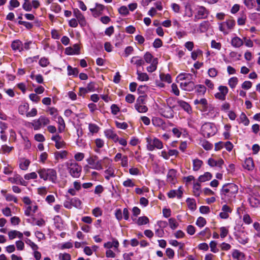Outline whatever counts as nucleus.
Masks as SVG:
<instances>
[{"label": "nucleus", "instance_id": "nucleus-52", "mask_svg": "<svg viewBox=\"0 0 260 260\" xmlns=\"http://www.w3.org/2000/svg\"><path fill=\"white\" fill-rule=\"evenodd\" d=\"M238 79L236 77L231 78L228 81V84L231 88H234L237 85Z\"/></svg>", "mask_w": 260, "mask_h": 260}, {"label": "nucleus", "instance_id": "nucleus-56", "mask_svg": "<svg viewBox=\"0 0 260 260\" xmlns=\"http://www.w3.org/2000/svg\"><path fill=\"white\" fill-rule=\"evenodd\" d=\"M135 108L139 113H145L148 111V108L144 105H135Z\"/></svg>", "mask_w": 260, "mask_h": 260}, {"label": "nucleus", "instance_id": "nucleus-8", "mask_svg": "<svg viewBox=\"0 0 260 260\" xmlns=\"http://www.w3.org/2000/svg\"><path fill=\"white\" fill-rule=\"evenodd\" d=\"M235 25V21L233 19H229L225 22H223L219 24V30L224 34L229 33L228 30L232 29Z\"/></svg>", "mask_w": 260, "mask_h": 260}, {"label": "nucleus", "instance_id": "nucleus-6", "mask_svg": "<svg viewBox=\"0 0 260 260\" xmlns=\"http://www.w3.org/2000/svg\"><path fill=\"white\" fill-rule=\"evenodd\" d=\"M203 135L204 137H210L214 135L216 129L215 125L211 123H206L204 124L201 127Z\"/></svg>", "mask_w": 260, "mask_h": 260}, {"label": "nucleus", "instance_id": "nucleus-30", "mask_svg": "<svg viewBox=\"0 0 260 260\" xmlns=\"http://www.w3.org/2000/svg\"><path fill=\"white\" fill-rule=\"evenodd\" d=\"M11 47L14 51L21 52L23 50V44L18 40H15L12 42Z\"/></svg>", "mask_w": 260, "mask_h": 260}, {"label": "nucleus", "instance_id": "nucleus-21", "mask_svg": "<svg viewBox=\"0 0 260 260\" xmlns=\"http://www.w3.org/2000/svg\"><path fill=\"white\" fill-rule=\"evenodd\" d=\"M183 191L182 190V187L180 186L178 189L176 190H171L168 192L167 194L169 198H174L177 197L180 199L182 197Z\"/></svg>", "mask_w": 260, "mask_h": 260}, {"label": "nucleus", "instance_id": "nucleus-25", "mask_svg": "<svg viewBox=\"0 0 260 260\" xmlns=\"http://www.w3.org/2000/svg\"><path fill=\"white\" fill-rule=\"evenodd\" d=\"M232 209L226 205L222 207L221 212L219 214L220 217L222 219H227L229 217V214L231 213Z\"/></svg>", "mask_w": 260, "mask_h": 260}, {"label": "nucleus", "instance_id": "nucleus-50", "mask_svg": "<svg viewBox=\"0 0 260 260\" xmlns=\"http://www.w3.org/2000/svg\"><path fill=\"white\" fill-rule=\"evenodd\" d=\"M119 13L123 16H127L129 13V10L126 6H122L118 9Z\"/></svg>", "mask_w": 260, "mask_h": 260}, {"label": "nucleus", "instance_id": "nucleus-62", "mask_svg": "<svg viewBox=\"0 0 260 260\" xmlns=\"http://www.w3.org/2000/svg\"><path fill=\"white\" fill-rule=\"evenodd\" d=\"M199 235L209 238L211 237L210 230L208 228H206L204 230L199 233Z\"/></svg>", "mask_w": 260, "mask_h": 260}, {"label": "nucleus", "instance_id": "nucleus-27", "mask_svg": "<svg viewBox=\"0 0 260 260\" xmlns=\"http://www.w3.org/2000/svg\"><path fill=\"white\" fill-rule=\"evenodd\" d=\"M231 43L233 47L239 48L243 45L244 41L239 37L236 36L232 39Z\"/></svg>", "mask_w": 260, "mask_h": 260}, {"label": "nucleus", "instance_id": "nucleus-11", "mask_svg": "<svg viewBox=\"0 0 260 260\" xmlns=\"http://www.w3.org/2000/svg\"><path fill=\"white\" fill-rule=\"evenodd\" d=\"M114 160L118 162L120 160V165L123 168H127L128 166V159L127 155H123L121 153H117L114 158Z\"/></svg>", "mask_w": 260, "mask_h": 260}, {"label": "nucleus", "instance_id": "nucleus-59", "mask_svg": "<svg viewBox=\"0 0 260 260\" xmlns=\"http://www.w3.org/2000/svg\"><path fill=\"white\" fill-rule=\"evenodd\" d=\"M186 202L190 209L194 210L196 209V204L194 200L188 198L186 200Z\"/></svg>", "mask_w": 260, "mask_h": 260}, {"label": "nucleus", "instance_id": "nucleus-51", "mask_svg": "<svg viewBox=\"0 0 260 260\" xmlns=\"http://www.w3.org/2000/svg\"><path fill=\"white\" fill-rule=\"evenodd\" d=\"M57 122L59 124L58 129L60 133H61L64 129L65 123L63 118L61 116H59L58 117Z\"/></svg>", "mask_w": 260, "mask_h": 260}, {"label": "nucleus", "instance_id": "nucleus-23", "mask_svg": "<svg viewBox=\"0 0 260 260\" xmlns=\"http://www.w3.org/2000/svg\"><path fill=\"white\" fill-rule=\"evenodd\" d=\"M119 244L117 240L116 239H113L112 241H109L105 243L104 245V247L107 249H110L113 248L115 251L118 249Z\"/></svg>", "mask_w": 260, "mask_h": 260}, {"label": "nucleus", "instance_id": "nucleus-12", "mask_svg": "<svg viewBox=\"0 0 260 260\" xmlns=\"http://www.w3.org/2000/svg\"><path fill=\"white\" fill-rule=\"evenodd\" d=\"M73 15L75 17L81 27H84L86 25L87 22L85 18L78 9H76L74 10Z\"/></svg>", "mask_w": 260, "mask_h": 260}, {"label": "nucleus", "instance_id": "nucleus-15", "mask_svg": "<svg viewBox=\"0 0 260 260\" xmlns=\"http://www.w3.org/2000/svg\"><path fill=\"white\" fill-rule=\"evenodd\" d=\"M174 110L173 109L166 105L160 109L161 115L167 118H172L174 117Z\"/></svg>", "mask_w": 260, "mask_h": 260}, {"label": "nucleus", "instance_id": "nucleus-20", "mask_svg": "<svg viewBox=\"0 0 260 260\" xmlns=\"http://www.w3.org/2000/svg\"><path fill=\"white\" fill-rule=\"evenodd\" d=\"M8 180L12 183H16L23 186L26 185L25 181H24L23 178L18 174L14 175L13 177H10L8 179Z\"/></svg>", "mask_w": 260, "mask_h": 260}, {"label": "nucleus", "instance_id": "nucleus-10", "mask_svg": "<svg viewBox=\"0 0 260 260\" xmlns=\"http://www.w3.org/2000/svg\"><path fill=\"white\" fill-rule=\"evenodd\" d=\"M218 89L219 92L214 94L215 98L219 100L224 101L229 92L228 88L225 86L220 85Z\"/></svg>", "mask_w": 260, "mask_h": 260}, {"label": "nucleus", "instance_id": "nucleus-22", "mask_svg": "<svg viewBox=\"0 0 260 260\" xmlns=\"http://www.w3.org/2000/svg\"><path fill=\"white\" fill-rule=\"evenodd\" d=\"M38 206L36 204H32L25 206L24 214L27 216H31L33 213L36 212L38 210Z\"/></svg>", "mask_w": 260, "mask_h": 260}, {"label": "nucleus", "instance_id": "nucleus-39", "mask_svg": "<svg viewBox=\"0 0 260 260\" xmlns=\"http://www.w3.org/2000/svg\"><path fill=\"white\" fill-rule=\"evenodd\" d=\"M212 177V174L209 172H206L203 175L199 176L198 180L200 182H204L210 180Z\"/></svg>", "mask_w": 260, "mask_h": 260}, {"label": "nucleus", "instance_id": "nucleus-3", "mask_svg": "<svg viewBox=\"0 0 260 260\" xmlns=\"http://www.w3.org/2000/svg\"><path fill=\"white\" fill-rule=\"evenodd\" d=\"M146 148L149 151H152L155 149H161L164 147L163 143L158 138L148 136L146 138Z\"/></svg>", "mask_w": 260, "mask_h": 260}, {"label": "nucleus", "instance_id": "nucleus-45", "mask_svg": "<svg viewBox=\"0 0 260 260\" xmlns=\"http://www.w3.org/2000/svg\"><path fill=\"white\" fill-rule=\"evenodd\" d=\"M137 79L141 81H147L149 79L148 75L145 73H142L137 71Z\"/></svg>", "mask_w": 260, "mask_h": 260}, {"label": "nucleus", "instance_id": "nucleus-29", "mask_svg": "<svg viewBox=\"0 0 260 260\" xmlns=\"http://www.w3.org/2000/svg\"><path fill=\"white\" fill-rule=\"evenodd\" d=\"M243 167L248 171H252L254 168L253 160L252 158H247L243 164Z\"/></svg>", "mask_w": 260, "mask_h": 260}, {"label": "nucleus", "instance_id": "nucleus-55", "mask_svg": "<svg viewBox=\"0 0 260 260\" xmlns=\"http://www.w3.org/2000/svg\"><path fill=\"white\" fill-rule=\"evenodd\" d=\"M203 52L200 49H197L193 51L191 53V57L193 60H196L198 57L200 55H202Z\"/></svg>", "mask_w": 260, "mask_h": 260}, {"label": "nucleus", "instance_id": "nucleus-5", "mask_svg": "<svg viewBox=\"0 0 260 260\" xmlns=\"http://www.w3.org/2000/svg\"><path fill=\"white\" fill-rule=\"evenodd\" d=\"M193 103L196 105L197 108L202 112H206L211 108V105L208 104L205 98L197 99L193 101Z\"/></svg>", "mask_w": 260, "mask_h": 260}, {"label": "nucleus", "instance_id": "nucleus-13", "mask_svg": "<svg viewBox=\"0 0 260 260\" xmlns=\"http://www.w3.org/2000/svg\"><path fill=\"white\" fill-rule=\"evenodd\" d=\"M180 86L182 90L191 91L194 89L195 85L192 80L182 81L180 82Z\"/></svg>", "mask_w": 260, "mask_h": 260}, {"label": "nucleus", "instance_id": "nucleus-19", "mask_svg": "<svg viewBox=\"0 0 260 260\" xmlns=\"http://www.w3.org/2000/svg\"><path fill=\"white\" fill-rule=\"evenodd\" d=\"M54 222L56 228L59 231H62L65 229L66 225L59 216L56 215L54 217Z\"/></svg>", "mask_w": 260, "mask_h": 260}, {"label": "nucleus", "instance_id": "nucleus-38", "mask_svg": "<svg viewBox=\"0 0 260 260\" xmlns=\"http://www.w3.org/2000/svg\"><path fill=\"white\" fill-rule=\"evenodd\" d=\"M8 236L10 239L12 240L16 237H18L22 239L23 237V234L19 231L13 230L11 231L8 233Z\"/></svg>", "mask_w": 260, "mask_h": 260}, {"label": "nucleus", "instance_id": "nucleus-49", "mask_svg": "<svg viewBox=\"0 0 260 260\" xmlns=\"http://www.w3.org/2000/svg\"><path fill=\"white\" fill-rule=\"evenodd\" d=\"M14 149L13 147H10L7 145H3L0 149V153L8 154Z\"/></svg>", "mask_w": 260, "mask_h": 260}, {"label": "nucleus", "instance_id": "nucleus-9", "mask_svg": "<svg viewBox=\"0 0 260 260\" xmlns=\"http://www.w3.org/2000/svg\"><path fill=\"white\" fill-rule=\"evenodd\" d=\"M196 10V13L194 17V21L196 22L199 19L207 18L209 15V11L203 6H198Z\"/></svg>", "mask_w": 260, "mask_h": 260}, {"label": "nucleus", "instance_id": "nucleus-58", "mask_svg": "<svg viewBox=\"0 0 260 260\" xmlns=\"http://www.w3.org/2000/svg\"><path fill=\"white\" fill-rule=\"evenodd\" d=\"M193 193L196 197H199L201 193V185L199 183H196L193 185Z\"/></svg>", "mask_w": 260, "mask_h": 260}, {"label": "nucleus", "instance_id": "nucleus-42", "mask_svg": "<svg viewBox=\"0 0 260 260\" xmlns=\"http://www.w3.org/2000/svg\"><path fill=\"white\" fill-rule=\"evenodd\" d=\"M88 129L90 134L92 135L96 134L100 130V127L94 123H89L88 124Z\"/></svg>", "mask_w": 260, "mask_h": 260}, {"label": "nucleus", "instance_id": "nucleus-41", "mask_svg": "<svg viewBox=\"0 0 260 260\" xmlns=\"http://www.w3.org/2000/svg\"><path fill=\"white\" fill-rule=\"evenodd\" d=\"M150 63L151 64L147 68V71L148 72L152 73L155 71L157 69L158 63L157 58H154Z\"/></svg>", "mask_w": 260, "mask_h": 260}, {"label": "nucleus", "instance_id": "nucleus-28", "mask_svg": "<svg viewBox=\"0 0 260 260\" xmlns=\"http://www.w3.org/2000/svg\"><path fill=\"white\" fill-rule=\"evenodd\" d=\"M152 123L155 127H161L162 128L165 127V123L164 120L159 117H153L152 119Z\"/></svg>", "mask_w": 260, "mask_h": 260}, {"label": "nucleus", "instance_id": "nucleus-31", "mask_svg": "<svg viewBox=\"0 0 260 260\" xmlns=\"http://www.w3.org/2000/svg\"><path fill=\"white\" fill-rule=\"evenodd\" d=\"M232 257L234 259L236 260H245V254L237 249L233 250L232 252Z\"/></svg>", "mask_w": 260, "mask_h": 260}, {"label": "nucleus", "instance_id": "nucleus-57", "mask_svg": "<svg viewBox=\"0 0 260 260\" xmlns=\"http://www.w3.org/2000/svg\"><path fill=\"white\" fill-rule=\"evenodd\" d=\"M149 221L148 218L146 216L140 217L137 220V224L142 225L148 223Z\"/></svg>", "mask_w": 260, "mask_h": 260}, {"label": "nucleus", "instance_id": "nucleus-7", "mask_svg": "<svg viewBox=\"0 0 260 260\" xmlns=\"http://www.w3.org/2000/svg\"><path fill=\"white\" fill-rule=\"evenodd\" d=\"M50 123V120L45 116H40L38 119L35 120L32 123V125L35 130H39L42 126H45Z\"/></svg>", "mask_w": 260, "mask_h": 260}, {"label": "nucleus", "instance_id": "nucleus-34", "mask_svg": "<svg viewBox=\"0 0 260 260\" xmlns=\"http://www.w3.org/2000/svg\"><path fill=\"white\" fill-rule=\"evenodd\" d=\"M167 106L173 109L178 110L177 108V100L174 98H169L166 100Z\"/></svg>", "mask_w": 260, "mask_h": 260}, {"label": "nucleus", "instance_id": "nucleus-54", "mask_svg": "<svg viewBox=\"0 0 260 260\" xmlns=\"http://www.w3.org/2000/svg\"><path fill=\"white\" fill-rule=\"evenodd\" d=\"M161 81L167 82L168 83H170L172 82V78L169 74H165L161 73L159 75Z\"/></svg>", "mask_w": 260, "mask_h": 260}, {"label": "nucleus", "instance_id": "nucleus-36", "mask_svg": "<svg viewBox=\"0 0 260 260\" xmlns=\"http://www.w3.org/2000/svg\"><path fill=\"white\" fill-rule=\"evenodd\" d=\"M178 80L181 82L182 81L192 80L193 76L189 73H181L178 76Z\"/></svg>", "mask_w": 260, "mask_h": 260}, {"label": "nucleus", "instance_id": "nucleus-61", "mask_svg": "<svg viewBox=\"0 0 260 260\" xmlns=\"http://www.w3.org/2000/svg\"><path fill=\"white\" fill-rule=\"evenodd\" d=\"M218 70L214 68H210L208 70V74L211 78L216 77L218 75Z\"/></svg>", "mask_w": 260, "mask_h": 260}, {"label": "nucleus", "instance_id": "nucleus-4", "mask_svg": "<svg viewBox=\"0 0 260 260\" xmlns=\"http://www.w3.org/2000/svg\"><path fill=\"white\" fill-rule=\"evenodd\" d=\"M66 167L70 174L74 178H79L80 176L82 167L77 162L70 160L66 163Z\"/></svg>", "mask_w": 260, "mask_h": 260}, {"label": "nucleus", "instance_id": "nucleus-60", "mask_svg": "<svg viewBox=\"0 0 260 260\" xmlns=\"http://www.w3.org/2000/svg\"><path fill=\"white\" fill-rule=\"evenodd\" d=\"M206 220L203 217H199L196 221V224L200 228L206 225Z\"/></svg>", "mask_w": 260, "mask_h": 260}, {"label": "nucleus", "instance_id": "nucleus-40", "mask_svg": "<svg viewBox=\"0 0 260 260\" xmlns=\"http://www.w3.org/2000/svg\"><path fill=\"white\" fill-rule=\"evenodd\" d=\"M68 152L66 150L56 151L54 153V156L56 159L66 158Z\"/></svg>", "mask_w": 260, "mask_h": 260}, {"label": "nucleus", "instance_id": "nucleus-53", "mask_svg": "<svg viewBox=\"0 0 260 260\" xmlns=\"http://www.w3.org/2000/svg\"><path fill=\"white\" fill-rule=\"evenodd\" d=\"M169 224L171 229L173 230L176 229L179 225L178 223L174 218H171L169 219Z\"/></svg>", "mask_w": 260, "mask_h": 260}, {"label": "nucleus", "instance_id": "nucleus-47", "mask_svg": "<svg viewBox=\"0 0 260 260\" xmlns=\"http://www.w3.org/2000/svg\"><path fill=\"white\" fill-rule=\"evenodd\" d=\"M68 75L69 76L73 75L74 76H77L79 71L76 68H73L71 66L69 65L67 67Z\"/></svg>", "mask_w": 260, "mask_h": 260}, {"label": "nucleus", "instance_id": "nucleus-18", "mask_svg": "<svg viewBox=\"0 0 260 260\" xmlns=\"http://www.w3.org/2000/svg\"><path fill=\"white\" fill-rule=\"evenodd\" d=\"M80 47L75 44L73 47H67L65 49V53L67 55L78 54L79 53Z\"/></svg>", "mask_w": 260, "mask_h": 260}, {"label": "nucleus", "instance_id": "nucleus-33", "mask_svg": "<svg viewBox=\"0 0 260 260\" xmlns=\"http://www.w3.org/2000/svg\"><path fill=\"white\" fill-rule=\"evenodd\" d=\"M177 104L187 113H189L191 112V107L187 102L182 100H177Z\"/></svg>", "mask_w": 260, "mask_h": 260}, {"label": "nucleus", "instance_id": "nucleus-35", "mask_svg": "<svg viewBox=\"0 0 260 260\" xmlns=\"http://www.w3.org/2000/svg\"><path fill=\"white\" fill-rule=\"evenodd\" d=\"M203 164L202 160L196 158L192 160V169L194 171H199Z\"/></svg>", "mask_w": 260, "mask_h": 260}, {"label": "nucleus", "instance_id": "nucleus-44", "mask_svg": "<svg viewBox=\"0 0 260 260\" xmlns=\"http://www.w3.org/2000/svg\"><path fill=\"white\" fill-rule=\"evenodd\" d=\"M29 109V105L27 103H24L20 105L18 108L19 113L21 115L26 114Z\"/></svg>", "mask_w": 260, "mask_h": 260}, {"label": "nucleus", "instance_id": "nucleus-26", "mask_svg": "<svg viewBox=\"0 0 260 260\" xmlns=\"http://www.w3.org/2000/svg\"><path fill=\"white\" fill-rule=\"evenodd\" d=\"M176 172L174 169H171L167 174V181L172 184H175L176 182Z\"/></svg>", "mask_w": 260, "mask_h": 260}, {"label": "nucleus", "instance_id": "nucleus-24", "mask_svg": "<svg viewBox=\"0 0 260 260\" xmlns=\"http://www.w3.org/2000/svg\"><path fill=\"white\" fill-rule=\"evenodd\" d=\"M104 134L106 138L112 140L115 143L118 142V136L112 129H106L104 131Z\"/></svg>", "mask_w": 260, "mask_h": 260}, {"label": "nucleus", "instance_id": "nucleus-1", "mask_svg": "<svg viewBox=\"0 0 260 260\" xmlns=\"http://www.w3.org/2000/svg\"><path fill=\"white\" fill-rule=\"evenodd\" d=\"M238 191V187L234 183H228L223 185L220 190L221 200L226 203H232L235 199Z\"/></svg>", "mask_w": 260, "mask_h": 260}, {"label": "nucleus", "instance_id": "nucleus-64", "mask_svg": "<svg viewBox=\"0 0 260 260\" xmlns=\"http://www.w3.org/2000/svg\"><path fill=\"white\" fill-rule=\"evenodd\" d=\"M38 177L37 174L36 172H31L30 173H28L25 174L24 176V178L25 180H30V179H36Z\"/></svg>", "mask_w": 260, "mask_h": 260}, {"label": "nucleus", "instance_id": "nucleus-16", "mask_svg": "<svg viewBox=\"0 0 260 260\" xmlns=\"http://www.w3.org/2000/svg\"><path fill=\"white\" fill-rule=\"evenodd\" d=\"M105 9V6L102 4L96 3L95 7L90 8V11L92 12L93 16L97 17L102 14V12Z\"/></svg>", "mask_w": 260, "mask_h": 260}, {"label": "nucleus", "instance_id": "nucleus-17", "mask_svg": "<svg viewBox=\"0 0 260 260\" xmlns=\"http://www.w3.org/2000/svg\"><path fill=\"white\" fill-rule=\"evenodd\" d=\"M208 164L211 167L222 168V166L224 164V161L222 158H218L216 159L214 158H210L208 160Z\"/></svg>", "mask_w": 260, "mask_h": 260}, {"label": "nucleus", "instance_id": "nucleus-46", "mask_svg": "<svg viewBox=\"0 0 260 260\" xmlns=\"http://www.w3.org/2000/svg\"><path fill=\"white\" fill-rule=\"evenodd\" d=\"M105 177L109 180L111 177H115L114 170L113 168L109 167L105 171Z\"/></svg>", "mask_w": 260, "mask_h": 260}, {"label": "nucleus", "instance_id": "nucleus-14", "mask_svg": "<svg viewBox=\"0 0 260 260\" xmlns=\"http://www.w3.org/2000/svg\"><path fill=\"white\" fill-rule=\"evenodd\" d=\"M51 140L55 142V146L58 149L64 148L66 147V143L62 140L61 137L58 135H56L51 138Z\"/></svg>", "mask_w": 260, "mask_h": 260}, {"label": "nucleus", "instance_id": "nucleus-2", "mask_svg": "<svg viewBox=\"0 0 260 260\" xmlns=\"http://www.w3.org/2000/svg\"><path fill=\"white\" fill-rule=\"evenodd\" d=\"M37 173L39 175L40 178L44 181L48 180L55 183L57 180V172L54 169L40 168L38 170Z\"/></svg>", "mask_w": 260, "mask_h": 260}, {"label": "nucleus", "instance_id": "nucleus-32", "mask_svg": "<svg viewBox=\"0 0 260 260\" xmlns=\"http://www.w3.org/2000/svg\"><path fill=\"white\" fill-rule=\"evenodd\" d=\"M30 163V161L29 159L25 158H22L19 160V168L22 170L26 171L28 169Z\"/></svg>", "mask_w": 260, "mask_h": 260}, {"label": "nucleus", "instance_id": "nucleus-63", "mask_svg": "<svg viewBox=\"0 0 260 260\" xmlns=\"http://www.w3.org/2000/svg\"><path fill=\"white\" fill-rule=\"evenodd\" d=\"M209 246L211 252L213 253H217L218 252L219 250L217 247V243L215 241H211L209 243Z\"/></svg>", "mask_w": 260, "mask_h": 260}, {"label": "nucleus", "instance_id": "nucleus-48", "mask_svg": "<svg viewBox=\"0 0 260 260\" xmlns=\"http://www.w3.org/2000/svg\"><path fill=\"white\" fill-rule=\"evenodd\" d=\"M248 201L250 206L252 207H256L259 204V200L254 196H250L248 198Z\"/></svg>", "mask_w": 260, "mask_h": 260}, {"label": "nucleus", "instance_id": "nucleus-37", "mask_svg": "<svg viewBox=\"0 0 260 260\" xmlns=\"http://www.w3.org/2000/svg\"><path fill=\"white\" fill-rule=\"evenodd\" d=\"M196 91L198 95H203L206 92V87L202 84H198L195 85L194 88Z\"/></svg>", "mask_w": 260, "mask_h": 260}, {"label": "nucleus", "instance_id": "nucleus-43", "mask_svg": "<svg viewBox=\"0 0 260 260\" xmlns=\"http://www.w3.org/2000/svg\"><path fill=\"white\" fill-rule=\"evenodd\" d=\"M131 62L135 64L137 67L142 66L144 64V60L139 56H134L131 59Z\"/></svg>", "mask_w": 260, "mask_h": 260}]
</instances>
